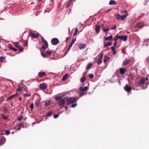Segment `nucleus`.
Listing matches in <instances>:
<instances>
[{"instance_id":"nucleus-28","label":"nucleus","mask_w":149,"mask_h":149,"mask_svg":"<svg viewBox=\"0 0 149 149\" xmlns=\"http://www.w3.org/2000/svg\"><path fill=\"white\" fill-rule=\"evenodd\" d=\"M111 49L113 51V54H116V52L115 49V47H111Z\"/></svg>"},{"instance_id":"nucleus-52","label":"nucleus","mask_w":149,"mask_h":149,"mask_svg":"<svg viewBox=\"0 0 149 149\" xmlns=\"http://www.w3.org/2000/svg\"><path fill=\"white\" fill-rule=\"evenodd\" d=\"M23 123H21L20 124H19L18 125V126H19L20 127H24L23 126Z\"/></svg>"},{"instance_id":"nucleus-63","label":"nucleus","mask_w":149,"mask_h":149,"mask_svg":"<svg viewBox=\"0 0 149 149\" xmlns=\"http://www.w3.org/2000/svg\"><path fill=\"white\" fill-rule=\"evenodd\" d=\"M107 37H109V38H111V37H112V35H111L109 36H108Z\"/></svg>"},{"instance_id":"nucleus-24","label":"nucleus","mask_w":149,"mask_h":149,"mask_svg":"<svg viewBox=\"0 0 149 149\" xmlns=\"http://www.w3.org/2000/svg\"><path fill=\"white\" fill-rule=\"evenodd\" d=\"M112 44V43L110 42H109L107 43H104V47H106L108 46H110Z\"/></svg>"},{"instance_id":"nucleus-38","label":"nucleus","mask_w":149,"mask_h":149,"mask_svg":"<svg viewBox=\"0 0 149 149\" xmlns=\"http://www.w3.org/2000/svg\"><path fill=\"white\" fill-rule=\"evenodd\" d=\"M85 95V93H84V92L81 91L79 95L80 97L84 95Z\"/></svg>"},{"instance_id":"nucleus-59","label":"nucleus","mask_w":149,"mask_h":149,"mask_svg":"<svg viewBox=\"0 0 149 149\" xmlns=\"http://www.w3.org/2000/svg\"><path fill=\"white\" fill-rule=\"evenodd\" d=\"M20 129H21V127H20L19 126V127L17 129V130H20Z\"/></svg>"},{"instance_id":"nucleus-2","label":"nucleus","mask_w":149,"mask_h":149,"mask_svg":"<svg viewBox=\"0 0 149 149\" xmlns=\"http://www.w3.org/2000/svg\"><path fill=\"white\" fill-rule=\"evenodd\" d=\"M67 98L66 97H64V98L60 100L58 102V105L61 108H63V105L65 103V101L66 100Z\"/></svg>"},{"instance_id":"nucleus-43","label":"nucleus","mask_w":149,"mask_h":149,"mask_svg":"<svg viewBox=\"0 0 149 149\" xmlns=\"http://www.w3.org/2000/svg\"><path fill=\"white\" fill-rule=\"evenodd\" d=\"M122 40L125 41L127 40V38H119Z\"/></svg>"},{"instance_id":"nucleus-20","label":"nucleus","mask_w":149,"mask_h":149,"mask_svg":"<svg viewBox=\"0 0 149 149\" xmlns=\"http://www.w3.org/2000/svg\"><path fill=\"white\" fill-rule=\"evenodd\" d=\"M110 59V58L108 56H105L104 59V63L107 62Z\"/></svg>"},{"instance_id":"nucleus-29","label":"nucleus","mask_w":149,"mask_h":149,"mask_svg":"<svg viewBox=\"0 0 149 149\" xmlns=\"http://www.w3.org/2000/svg\"><path fill=\"white\" fill-rule=\"evenodd\" d=\"M51 102L49 101H47L45 102V106L47 107L49 105Z\"/></svg>"},{"instance_id":"nucleus-10","label":"nucleus","mask_w":149,"mask_h":149,"mask_svg":"<svg viewBox=\"0 0 149 149\" xmlns=\"http://www.w3.org/2000/svg\"><path fill=\"white\" fill-rule=\"evenodd\" d=\"M127 69L125 68H121L120 69V73L122 74H124L127 71Z\"/></svg>"},{"instance_id":"nucleus-60","label":"nucleus","mask_w":149,"mask_h":149,"mask_svg":"<svg viewBox=\"0 0 149 149\" xmlns=\"http://www.w3.org/2000/svg\"><path fill=\"white\" fill-rule=\"evenodd\" d=\"M4 110L5 112H7V109L6 108H5L4 109Z\"/></svg>"},{"instance_id":"nucleus-42","label":"nucleus","mask_w":149,"mask_h":149,"mask_svg":"<svg viewBox=\"0 0 149 149\" xmlns=\"http://www.w3.org/2000/svg\"><path fill=\"white\" fill-rule=\"evenodd\" d=\"M116 37H118V38H124V37H127V36H116Z\"/></svg>"},{"instance_id":"nucleus-51","label":"nucleus","mask_w":149,"mask_h":149,"mask_svg":"<svg viewBox=\"0 0 149 149\" xmlns=\"http://www.w3.org/2000/svg\"><path fill=\"white\" fill-rule=\"evenodd\" d=\"M27 40L26 41H24V45L25 46H27V45H28V43L27 42Z\"/></svg>"},{"instance_id":"nucleus-46","label":"nucleus","mask_w":149,"mask_h":149,"mask_svg":"<svg viewBox=\"0 0 149 149\" xmlns=\"http://www.w3.org/2000/svg\"><path fill=\"white\" fill-rule=\"evenodd\" d=\"M41 54H42V56H43V57H46L47 55L45 54H44L42 52H41Z\"/></svg>"},{"instance_id":"nucleus-34","label":"nucleus","mask_w":149,"mask_h":149,"mask_svg":"<svg viewBox=\"0 0 149 149\" xmlns=\"http://www.w3.org/2000/svg\"><path fill=\"white\" fill-rule=\"evenodd\" d=\"M46 53L48 55H50L52 53V51H47L46 52Z\"/></svg>"},{"instance_id":"nucleus-13","label":"nucleus","mask_w":149,"mask_h":149,"mask_svg":"<svg viewBox=\"0 0 149 149\" xmlns=\"http://www.w3.org/2000/svg\"><path fill=\"white\" fill-rule=\"evenodd\" d=\"M104 26V24H102V29L104 32H106L109 30V29L108 28H103V26Z\"/></svg>"},{"instance_id":"nucleus-36","label":"nucleus","mask_w":149,"mask_h":149,"mask_svg":"<svg viewBox=\"0 0 149 149\" xmlns=\"http://www.w3.org/2000/svg\"><path fill=\"white\" fill-rule=\"evenodd\" d=\"M1 116L4 120H7L8 119V117L3 114H1Z\"/></svg>"},{"instance_id":"nucleus-62","label":"nucleus","mask_w":149,"mask_h":149,"mask_svg":"<svg viewBox=\"0 0 149 149\" xmlns=\"http://www.w3.org/2000/svg\"><path fill=\"white\" fill-rule=\"evenodd\" d=\"M21 88L20 87H18V90L17 91H19L20 90V89Z\"/></svg>"},{"instance_id":"nucleus-18","label":"nucleus","mask_w":149,"mask_h":149,"mask_svg":"<svg viewBox=\"0 0 149 149\" xmlns=\"http://www.w3.org/2000/svg\"><path fill=\"white\" fill-rule=\"evenodd\" d=\"M96 28L95 29L96 32L97 33L99 32L100 29V25H96Z\"/></svg>"},{"instance_id":"nucleus-35","label":"nucleus","mask_w":149,"mask_h":149,"mask_svg":"<svg viewBox=\"0 0 149 149\" xmlns=\"http://www.w3.org/2000/svg\"><path fill=\"white\" fill-rule=\"evenodd\" d=\"M14 46L17 47L18 48L19 46V44L18 42H15L14 43Z\"/></svg>"},{"instance_id":"nucleus-14","label":"nucleus","mask_w":149,"mask_h":149,"mask_svg":"<svg viewBox=\"0 0 149 149\" xmlns=\"http://www.w3.org/2000/svg\"><path fill=\"white\" fill-rule=\"evenodd\" d=\"M46 73L44 72H40L38 73V76L40 77H43L45 76Z\"/></svg>"},{"instance_id":"nucleus-8","label":"nucleus","mask_w":149,"mask_h":149,"mask_svg":"<svg viewBox=\"0 0 149 149\" xmlns=\"http://www.w3.org/2000/svg\"><path fill=\"white\" fill-rule=\"evenodd\" d=\"M86 45L83 43L80 44L79 45V48L80 50L85 49L86 47Z\"/></svg>"},{"instance_id":"nucleus-21","label":"nucleus","mask_w":149,"mask_h":149,"mask_svg":"<svg viewBox=\"0 0 149 149\" xmlns=\"http://www.w3.org/2000/svg\"><path fill=\"white\" fill-rule=\"evenodd\" d=\"M9 48L10 50H13L15 52H16L17 51V49L15 48L12 45H11L10 46Z\"/></svg>"},{"instance_id":"nucleus-12","label":"nucleus","mask_w":149,"mask_h":149,"mask_svg":"<svg viewBox=\"0 0 149 149\" xmlns=\"http://www.w3.org/2000/svg\"><path fill=\"white\" fill-rule=\"evenodd\" d=\"M145 81V79L144 77L142 78L139 81V84L140 85H143Z\"/></svg>"},{"instance_id":"nucleus-50","label":"nucleus","mask_w":149,"mask_h":149,"mask_svg":"<svg viewBox=\"0 0 149 149\" xmlns=\"http://www.w3.org/2000/svg\"><path fill=\"white\" fill-rule=\"evenodd\" d=\"M77 104H73L71 105V107L72 108H74L75 107L77 106Z\"/></svg>"},{"instance_id":"nucleus-22","label":"nucleus","mask_w":149,"mask_h":149,"mask_svg":"<svg viewBox=\"0 0 149 149\" xmlns=\"http://www.w3.org/2000/svg\"><path fill=\"white\" fill-rule=\"evenodd\" d=\"M143 26V25L142 23H139L137 24L136 26V27H138L140 28H141Z\"/></svg>"},{"instance_id":"nucleus-11","label":"nucleus","mask_w":149,"mask_h":149,"mask_svg":"<svg viewBox=\"0 0 149 149\" xmlns=\"http://www.w3.org/2000/svg\"><path fill=\"white\" fill-rule=\"evenodd\" d=\"M39 86L41 88L45 89L47 88V85L45 83H43L40 84Z\"/></svg>"},{"instance_id":"nucleus-27","label":"nucleus","mask_w":149,"mask_h":149,"mask_svg":"<svg viewBox=\"0 0 149 149\" xmlns=\"http://www.w3.org/2000/svg\"><path fill=\"white\" fill-rule=\"evenodd\" d=\"M86 79V78L85 77H83L80 79V82L81 83H83L84 82Z\"/></svg>"},{"instance_id":"nucleus-3","label":"nucleus","mask_w":149,"mask_h":149,"mask_svg":"<svg viewBox=\"0 0 149 149\" xmlns=\"http://www.w3.org/2000/svg\"><path fill=\"white\" fill-rule=\"evenodd\" d=\"M51 43L53 45H57L59 43L58 40L56 38H53L51 40Z\"/></svg>"},{"instance_id":"nucleus-53","label":"nucleus","mask_w":149,"mask_h":149,"mask_svg":"<svg viewBox=\"0 0 149 149\" xmlns=\"http://www.w3.org/2000/svg\"><path fill=\"white\" fill-rule=\"evenodd\" d=\"M120 13L122 14L123 13H127V11L125 10H122L121 11Z\"/></svg>"},{"instance_id":"nucleus-4","label":"nucleus","mask_w":149,"mask_h":149,"mask_svg":"<svg viewBox=\"0 0 149 149\" xmlns=\"http://www.w3.org/2000/svg\"><path fill=\"white\" fill-rule=\"evenodd\" d=\"M40 36V34L39 33H36V34H35L33 33H30L28 37H38Z\"/></svg>"},{"instance_id":"nucleus-44","label":"nucleus","mask_w":149,"mask_h":149,"mask_svg":"<svg viewBox=\"0 0 149 149\" xmlns=\"http://www.w3.org/2000/svg\"><path fill=\"white\" fill-rule=\"evenodd\" d=\"M18 48L19 51H22L23 50V49L22 47H19Z\"/></svg>"},{"instance_id":"nucleus-31","label":"nucleus","mask_w":149,"mask_h":149,"mask_svg":"<svg viewBox=\"0 0 149 149\" xmlns=\"http://www.w3.org/2000/svg\"><path fill=\"white\" fill-rule=\"evenodd\" d=\"M71 2V0H68L66 3V7H69L70 6V3Z\"/></svg>"},{"instance_id":"nucleus-57","label":"nucleus","mask_w":149,"mask_h":149,"mask_svg":"<svg viewBox=\"0 0 149 149\" xmlns=\"http://www.w3.org/2000/svg\"><path fill=\"white\" fill-rule=\"evenodd\" d=\"M59 115L58 114L55 115L54 116V118H56Z\"/></svg>"},{"instance_id":"nucleus-55","label":"nucleus","mask_w":149,"mask_h":149,"mask_svg":"<svg viewBox=\"0 0 149 149\" xmlns=\"http://www.w3.org/2000/svg\"><path fill=\"white\" fill-rule=\"evenodd\" d=\"M112 38H105V40H110Z\"/></svg>"},{"instance_id":"nucleus-49","label":"nucleus","mask_w":149,"mask_h":149,"mask_svg":"<svg viewBox=\"0 0 149 149\" xmlns=\"http://www.w3.org/2000/svg\"><path fill=\"white\" fill-rule=\"evenodd\" d=\"M116 18L117 19H120V16L119 15H117Z\"/></svg>"},{"instance_id":"nucleus-40","label":"nucleus","mask_w":149,"mask_h":149,"mask_svg":"<svg viewBox=\"0 0 149 149\" xmlns=\"http://www.w3.org/2000/svg\"><path fill=\"white\" fill-rule=\"evenodd\" d=\"M88 77L91 78H92L94 77V75L93 74H90L88 75Z\"/></svg>"},{"instance_id":"nucleus-32","label":"nucleus","mask_w":149,"mask_h":149,"mask_svg":"<svg viewBox=\"0 0 149 149\" xmlns=\"http://www.w3.org/2000/svg\"><path fill=\"white\" fill-rule=\"evenodd\" d=\"M17 95V94H14V95H13L11 96L10 97H8L7 99L8 100H10L11 98H12L14 97L15 96H16V95Z\"/></svg>"},{"instance_id":"nucleus-58","label":"nucleus","mask_w":149,"mask_h":149,"mask_svg":"<svg viewBox=\"0 0 149 149\" xmlns=\"http://www.w3.org/2000/svg\"><path fill=\"white\" fill-rule=\"evenodd\" d=\"M3 141V140L1 139H0V145L2 144V143Z\"/></svg>"},{"instance_id":"nucleus-9","label":"nucleus","mask_w":149,"mask_h":149,"mask_svg":"<svg viewBox=\"0 0 149 149\" xmlns=\"http://www.w3.org/2000/svg\"><path fill=\"white\" fill-rule=\"evenodd\" d=\"M88 89V88L87 86L85 87H81L79 88V91H81L84 92L87 91Z\"/></svg>"},{"instance_id":"nucleus-48","label":"nucleus","mask_w":149,"mask_h":149,"mask_svg":"<svg viewBox=\"0 0 149 149\" xmlns=\"http://www.w3.org/2000/svg\"><path fill=\"white\" fill-rule=\"evenodd\" d=\"M23 95H24V96L25 97H29V96H31V95L30 94H23Z\"/></svg>"},{"instance_id":"nucleus-41","label":"nucleus","mask_w":149,"mask_h":149,"mask_svg":"<svg viewBox=\"0 0 149 149\" xmlns=\"http://www.w3.org/2000/svg\"><path fill=\"white\" fill-rule=\"evenodd\" d=\"M10 133V131H9L6 130L5 131V134L8 135Z\"/></svg>"},{"instance_id":"nucleus-39","label":"nucleus","mask_w":149,"mask_h":149,"mask_svg":"<svg viewBox=\"0 0 149 149\" xmlns=\"http://www.w3.org/2000/svg\"><path fill=\"white\" fill-rule=\"evenodd\" d=\"M78 30L77 28H76V29L75 30V31L74 32V33L73 34L74 36H75L77 33V32H78Z\"/></svg>"},{"instance_id":"nucleus-19","label":"nucleus","mask_w":149,"mask_h":149,"mask_svg":"<svg viewBox=\"0 0 149 149\" xmlns=\"http://www.w3.org/2000/svg\"><path fill=\"white\" fill-rule=\"evenodd\" d=\"M92 65V64L91 63H89L87 65L86 67V70H87L88 69H90Z\"/></svg>"},{"instance_id":"nucleus-26","label":"nucleus","mask_w":149,"mask_h":149,"mask_svg":"<svg viewBox=\"0 0 149 149\" xmlns=\"http://www.w3.org/2000/svg\"><path fill=\"white\" fill-rule=\"evenodd\" d=\"M68 74H66L65 75H64L63 77L62 78V80L63 81H65V80L67 78L68 76Z\"/></svg>"},{"instance_id":"nucleus-56","label":"nucleus","mask_w":149,"mask_h":149,"mask_svg":"<svg viewBox=\"0 0 149 149\" xmlns=\"http://www.w3.org/2000/svg\"><path fill=\"white\" fill-rule=\"evenodd\" d=\"M23 118V117H22V116H21L19 118H18L17 119V120H21Z\"/></svg>"},{"instance_id":"nucleus-37","label":"nucleus","mask_w":149,"mask_h":149,"mask_svg":"<svg viewBox=\"0 0 149 149\" xmlns=\"http://www.w3.org/2000/svg\"><path fill=\"white\" fill-rule=\"evenodd\" d=\"M5 60V57L1 56L0 57V60L1 62H3Z\"/></svg>"},{"instance_id":"nucleus-7","label":"nucleus","mask_w":149,"mask_h":149,"mask_svg":"<svg viewBox=\"0 0 149 149\" xmlns=\"http://www.w3.org/2000/svg\"><path fill=\"white\" fill-rule=\"evenodd\" d=\"M124 89L127 92L129 93L132 90V88L130 86H128L127 84H126L124 87Z\"/></svg>"},{"instance_id":"nucleus-30","label":"nucleus","mask_w":149,"mask_h":149,"mask_svg":"<svg viewBox=\"0 0 149 149\" xmlns=\"http://www.w3.org/2000/svg\"><path fill=\"white\" fill-rule=\"evenodd\" d=\"M52 115V111H49L48 112L46 116H51Z\"/></svg>"},{"instance_id":"nucleus-54","label":"nucleus","mask_w":149,"mask_h":149,"mask_svg":"<svg viewBox=\"0 0 149 149\" xmlns=\"http://www.w3.org/2000/svg\"><path fill=\"white\" fill-rule=\"evenodd\" d=\"M117 42L116 41H115L113 43V47H116L117 45Z\"/></svg>"},{"instance_id":"nucleus-17","label":"nucleus","mask_w":149,"mask_h":149,"mask_svg":"<svg viewBox=\"0 0 149 149\" xmlns=\"http://www.w3.org/2000/svg\"><path fill=\"white\" fill-rule=\"evenodd\" d=\"M128 15V14L127 13H125L123 15L120 16V19L122 20H123L125 19L127 17Z\"/></svg>"},{"instance_id":"nucleus-64","label":"nucleus","mask_w":149,"mask_h":149,"mask_svg":"<svg viewBox=\"0 0 149 149\" xmlns=\"http://www.w3.org/2000/svg\"><path fill=\"white\" fill-rule=\"evenodd\" d=\"M65 109H67L68 107H67V106L65 107Z\"/></svg>"},{"instance_id":"nucleus-23","label":"nucleus","mask_w":149,"mask_h":149,"mask_svg":"<svg viewBox=\"0 0 149 149\" xmlns=\"http://www.w3.org/2000/svg\"><path fill=\"white\" fill-rule=\"evenodd\" d=\"M109 4L110 5H113L116 4V2L115 1L113 0H111L109 2Z\"/></svg>"},{"instance_id":"nucleus-6","label":"nucleus","mask_w":149,"mask_h":149,"mask_svg":"<svg viewBox=\"0 0 149 149\" xmlns=\"http://www.w3.org/2000/svg\"><path fill=\"white\" fill-rule=\"evenodd\" d=\"M76 39V38H75V39H73L72 40V41L70 45H69L68 50L66 52L65 54H66L67 52H68V51L70 50V49L72 47L73 45L74 44V42L75 41Z\"/></svg>"},{"instance_id":"nucleus-61","label":"nucleus","mask_w":149,"mask_h":149,"mask_svg":"<svg viewBox=\"0 0 149 149\" xmlns=\"http://www.w3.org/2000/svg\"><path fill=\"white\" fill-rule=\"evenodd\" d=\"M118 38H116L115 39H114V40L115 41H116V40L118 39Z\"/></svg>"},{"instance_id":"nucleus-33","label":"nucleus","mask_w":149,"mask_h":149,"mask_svg":"<svg viewBox=\"0 0 149 149\" xmlns=\"http://www.w3.org/2000/svg\"><path fill=\"white\" fill-rule=\"evenodd\" d=\"M34 105V104L33 103H32L29 106L30 107L31 109V111H32Z\"/></svg>"},{"instance_id":"nucleus-5","label":"nucleus","mask_w":149,"mask_h":149,"mask_svg":"<svg viewBox=\"0 0 149 149\" xmlns=\"http://www.w3.org/2000/svg\"><path fill=\"white\" fill-rule=\"evenodd\" d=\"M103 54L101 53L100 54V55L99 58L97 60V63L98 65H100L102 63V59L103 58Z\"/></svg>"},{"instance_id":"nucleus-1","label":"nucleus","mask_w":149,"mask_h":149,"mask_svg":"<svg viewBox=\"0 0 149 149\" xmlns=\"http://www.w3.org/2000/svg\"><path fill=\"white\" fill-rule=\"evenodd\" d=\"M66 99V101L67 102V104L68 105L72 103L77 100V97H70L69 98L67 97Z\"/></svg>"},{"instance_id":"nucleus-47","label":"nucleus","mask_w":149,"mask_h":149,"mask_svg":"<svg viewBox=\"0 0 149 149\" xmlns=\"http://www.w3.org/2000/svg\"><path fill=\"white\" fill-rule=\"evenodd\" d=\"M116 26L115 25H114L113 26L111 27V29H116Z\"/></svg>"},{"instance_id":"nucleus-16","label":"nucleus","mask_w":149,"mask_h":149,"mask_svg":"<svg viewBox=\"0 0 149 149\" xmlns=\"http://www.w3.org/2000/svg\"><path fill=\"white\" fill-rule=\"evenodd\" d=\"M42 41L43 42L44 44H45V45L47 47H48V44L47 42L45 40L44 38H42Z\"/></svg>"},{"instance_id":"nucleus-25","label":"nucleus","mask_w":149,"mask_h":149,"mask_svg":"<svg viewBox=\"0 0 149 149\" xmlns=\"http://www.w3.org/2000/svg\"><path fill=\"white\" fill-rule=\"evenodd\" d=\"M55 99L57 101H59L60 100L62 99V97L61 96L56 97H55Z\"/></svg>"},{"instance_id":"nucleus-15","label":"nucleus","mask_w":149,"mask_h":149,"mask_svg":"<svg viewBox=\"0 0 149 149\" xmlns=\"http://www.w3.org/2000/svg\"><path fill=\"white\" fill-rule=\"evenodd\" d=\"M130 62V60L129 59L126 58L123 62V64L124 65H127Z\"/></svg>"},{"instance_id":"nucleus-45","label":"nucleus","mask_w":149,"mask_h":149,"mask_svg":"<svg viewBox=\"0 0 149 149\" xmlns=\"http://www.w3.org/2000/svg\"><path fill=\"white\" fill-rule=\"evenodd\" d=\"M48 47H47V46L44 45H42V49L44 50H46L47 48H48Z\"/></svg>"}]
</instances>
